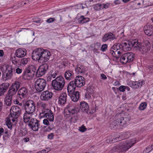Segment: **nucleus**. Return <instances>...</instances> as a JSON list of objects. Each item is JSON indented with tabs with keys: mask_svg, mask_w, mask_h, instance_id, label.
<instances>
[{
	"mask_svg": "<svg viewBox=\"0 0 153 153\" xmlns=\"http://www.w3.org/2000/svg\"><path fill=\"white\" fill-rule=\"evenodd\" d=\"M51 54L47 50L42 48H37L33 50L32 54V59L34 61L38 60L40 63L47 62L50 59Z\"/></svg>",
	"mask_w": 153,
	"mask_h": 153,
	"instance_id": "1",
	"label": "nucleus"
},
{
	"mask_svg": "<svg viewBox=\"0 0 153 153\" xmlns=\"http://www.w3.org/2000/svg\"><path fill=\"white\" fill-rule=\"evenodd\" d=\"M85 84V79L82 76L76 77L74 80L70 82L67 87V90L69 92H73L76 87L80 88Z\"/></svg>",
	"mask_w": 153,
	"mask_h": 153,
	"instance_id": "2",
	"label": "nucleus"
},
{
	"mask_svg": "<svg viewBox=\"0 0 153 153\" xmlns=\"http://www.w3.org/2000/svg\"><path fill=\"white\" fill-rule=\"evenodd\" d=\"M65 84V80L62 76H59L53 80L52 82L53 88L57 91L62 90Z\"/></svg>",
	"mask_w": 153,
	"mask_h": 153,
	"instance_id": "3",
	"label": "nucleus"
},
{
	"mask_svg": "<svg viewBox=\"0 0 153 153\" xmlns=\"http://www.w3.org/2000/svg\"><path fill=\"white\" fill-rule=\"evenodd\" d=\"M134 48L142 53H146L150 49L151 44L148 41H145L144 43H141L139 42L137 40H135V43H134Z\"/></svg>",
	"mask_w": 153,
	"mask_h": 153,
	"instance_id": "4",
	"label": "nucleus"
},
{
	"mask_svg": "<svg viewBox=\"0 0 153 153\" xmlns=\"http://www.w3.org/2000/svg\"><path fill=\"white\" fill-rule=\"evenodd\" d=\"M22 111L21 108L17 105L12 106L10 110V120H12L13 122L16 121V119L20 115Z\"/></svg>",
	"mask_w": 153,
	"mask_h": 153,
	"instance_id": "5",
	"label": "nucleus"
},
{
	"mask_svg": "<svg viewBox=\"0 0 153 153\" xmlns=\"http://www.w3.org/2000/svg\"><path fill=\"white\" fill-rule=\"evenodd\" d=\"M25 112L31 115L35 112L36 110L35 102L32 100H29L26 101L25 104Z\"/></svg>",
	"mask_w": 153,
	"mask_h": 153,
	"instance_id": "6",
	"label": "nucleus"
},
{
	"mask_svg": "<svg viewBox=\"0 0 153 153\" xmlns=\"http://www.w3.org/2000/svg\"><path fill=\"white\" fill-rule=\"evenodd\" d=\"M134 53L131 52H128L123 54L120 58V62L124 64L129 63L133 61L135 57Z\"/></svg>",
	"mask_w": 153,
	"mask_h": 153,
	"instance_id": "7",
	"label": "nucleus"
},
{
	"mask_svg": "<svg viewBox=\"0 0 153 153\" xmlns=\"http://www.w3.org/2000/svg\"><path fill=\"white\" fill-rule=\"evenodd\" d=\"M46 80L43 78H38L35 81L34 86L36 90L40 92L44 90L46 85Z\"/></svg>",
	"mask_w": 153,
	"mask_h": 153,
	"instance_id": "8",
	"label": "nucleus"
},
{
	"mask_svg": "<svg viewBox=\"0 0 153 153\" xmlns=\"http://www.w3.org/2000/svg\"><path fill=\"white\" fill-rule=\"evenodd\" d=\"M125 142H122L117 146L113 147L111 150L112 152H124L127 151L129 148Z\"/></svg>",
	"mask_w": 153,
	"mask_h": 153,
	"instance_id": "9",
	"label": "nucleus"
},
{
	"mask_svg": "<svg viewBox=\"0 0 153 153\" xmlns=\"http://www.w3.org/2000/svg\"><path fill=\"white\" fill-rule=\"evenodd\" d=\"M40 115L42 117L46 118L51 122H52L54 120L53 114L49 109L44 108Z\"/></svg>",
	"mask_w": 153,
	"mask_h": 153,
	"instance_id": "10",
	"label": "nucleus"
},
{
	"mask_svg": "<svg viewBox=\"0 0 153 153\" xmlns=\"http://www.w3.org/2000/svg\"><path fill=\"white\" fill-rule=\"evenodd\" d=\"M43 64L39 66L36 72V76L38 77H40L45 74L48 68L47 63Z\"/></svg>",
	"mask_w": 153,
	"mask_h": 153,
	"instance_id": "11",
	"label": "nucleus"
},
{
	"mask_svg": "<svg viewBox=\"0 0 153 153\" xmlns=\"http://www.w3.org/2000/svg\"><path fill=\"white\" fill-rule=\"evenodd\" d=\"M40 121L35 118L31 119L29 121L28 125L34 131H38L40 126Z\"/></svg>",
	"mask_w": 153,
	"mask_h": 153,
	"instance_id": "12",
	"label": "nucleus"
},
{
	"mask_svg": "<svg viewBox=\"0 0 153 153\" xmlns=\"http://www.w3.org/2000/svg\"><path fill=\"white\" fill-rule=\"evenodd\" d=\"M36 71L35 66L33 65H30L25 69V75L26 76L31 78L33 76Z\"/></svg>",
	"mask_w": 153,
	"mask_h": 153,
	"instance_id": "13",
	"label": "nucleus"
},
{
	"mask_svg": "<svg viewBox=\"0 0 153 153\" xmlns=\"http://www.w3.org/2000/svg\"><path fill=\"white\" fill-rule=\"evenodd\" d=\"M134 42L135 43V40L132 42L122 43V51H129L132 47L134 48Z\"/></svg>",
	"mask_w": 153,
	"mask_h": 153,
	"instance_id": "14",
	"label": "nucleus"
},
{
	"mask_svg": "<svg viewBox=\"0 0 153 153\" xmlns=\"http://www.w3.org/2000/svg\"><path fill=\"white\" fill-rule=\"evenodd\" d=\"M28 94L27 89L25 87L21 88L18 91L17 94L18 97L21 99L27 97Z\"/></svg>",
	"mask_w": 153,
	"mask_h": 153,
	"instance_id": "15",
	"label": "nucleus"
},
{
	"mask_svg": "<svg viewBox=\"0 0 153 153\" xmlns=\"http://www.w3.org/2000/svg\"><path fill=\"white\" fill-rule=\"evenodd\" d=\"M14 69L11 66L7 65L6 66L5 75L4 78L5 80L11 79L13 76V71Z\"/></svg>",
	"mask_w": 153,
	"mask_h": 153,
	"instance_id": "16",
	"label": "nucleus"
},
{
	"mask_svg": "<svg viewBox=\"0 0 153 153\" xmlns=\"http://www.w3.org/2000/svg\"><path fill=\"white\" fill-rule=\"evenodd\" d=\"M53 96V93L48 91L43 92L41 95L40 98L44 101H47L50 99Z\"/></svg>",
	"mask_w": 153,
	"mask_h": 153,
	"instance_id": "17",
	"label": "nucleus"
},
{
	"mask_svg": "<svg viewBox=\"0 0 153 153\" xmlns=\"http://www.w3.org/2000/svg\"><path fill=\"white\" fill-rule=\"evenodd\" d=\"M80 109L83 112L87 114H90L91 111H89V106L88 104L85 101L81 102L80 103Z\"/></svg>",
	"mask_w": 153,
	"mask_h": 153,
	"instance_id": "18",
	"label": "nucleus"
},
{
	"mask_svg": "<svg viewBox=\"0 0 153 153\" xmlns=\"http://www.w3.org/2000/svg\"><path fill=\"white\" fill-rule=\"evenodd\" d=\"M110 127L112 129H119L123 128L120 123L119 121H118V118L111 123L110 124Z\"/></svg>",
	"mask_w": 153,
	"mask_h": 153,
	"instance_id": "19",
	"label": "nucleus"
},
{
	"mask_svg": "<svg viewBox=\"0 0 153 153\" xmlns=\"http://www.w3.org/2000/svg\"><path fill=\"white\" fill-rule=\"evenodd\" d=\"M67 95L65 93L61 94L58 98V104L61 105H64L67 101Z\"/></svg>",
	"mask_w": 153,
	"mask_h": 153,
	"instance_id": "20",
	"label": "nucleus"
},
{
	"mask_svg": "<svg viewBox=\"0 0 153 153\" xmlns=\"http://www.w3.org/2000/svg\"><path fill=\"white\" fill-rule=\"evenodd\" d=\"M15 54L18 58H22L26 55V50L25 49L19 48L16 51Z\"/></svg>",
	"mask_w": 153,
	"mask_h": 153,
	"instance_id": "21",
	"label": "nucleus"
},
{
	"mask_svg": "<svg viewBox=\"0 0 153 153\" xmlns=\"http://www.w3.org/2000/svg\"><path fill=\"white\" fill-rule=\"evenodd\" d=\"M144 30L146 35L151 36L153 34V27L151 25H147L144 27Z\"/></svg>",
	"mask_w": 153,
	"mask_h": 153,
	"instance_id": "22",
	"label": "nucleus"
},
{
	"mask_svg": "<svg viewBox=\"0 0 153 153\" xmlns=\"http://www.w3.org/2000/svg\"><path fill=\"white\" fill-rule=\"evenodd\" d=\"M8 83H3L0 85V96L4 95L9 86Z\"/></svg>",
	"mask_w": 153,
	"mask_h": 153,
	"instance_id": "23",
	"label": "nucleus"
},
{
	"mask_svg": "<svg viewBox=\"0 0 153 153\" xmlns=\"http://www.w3.org/2000/svg\"><path fill=\"white\" fill-rule=\"evenodd\" d=\"M130 120V117L129 116L125 117L120 116L118 118V121H119L120 123V125L123 128L124 125L127 122H128Z\"/></svg>",
	"mask_w": 153,
	"mask_h": 153,
	"instance_id": "24",
	"label": "nucleus"
},
{
	"mask_svg": "<svg viewBox=\"0 0 153 153\" xmlns=\"http://www.w3.org/2000/svg\"><path fill=\"white\" fill-rule=\"evenodd\" d=\"M64 76L66 79L70 80L74 77V73L71 71L67 70L65 72Z\"/></svg>",
	"mask_w": 153,
	"mask_h": 153,
	"instance_id": "25",
	"label": "nucleus"
},
{
	"mask_svg": "<svg viewBox=\"0 0 153 153\" xmlns=\"http://www.w3.org/2000/svg\"><path fill=\"white\" fill-rule=\"evenodd\" d=\"M94 93L92 87H88L86 89V93H85V96L86 98L88 99H89L91 98V96Z\"/></svg>",
	"mask_w": 153,
	"mask_h": 153,
	"instance_id": "26",
	"label": "nucleus"
},
{
	"mask_svg": "<svg viewBox=\"0 0 153 153\" xmlns=\"http://www.w3.org/2000/svg\"><path fill=\"white\" fill-rule=\"evenodd\" d=\"M115 38L114 35L111 33H109L105 34L103 37L102 41L103 42H105L108 39L113 40Z\"/></svg>",
	"mask_w": 153,
	"mask_h": 153,
	"instance_id": "27",
	"label": "nucleus"
},
{
	"mask_svg": "<svg viewBox=\"0 0 153 153\" xmlns=\"http://www.w3.org/2000/svg\"><path fill=\"white\" fill-rule=\"evenodd\" d=\"M110 6V4L109 3H107L105 4H96L94 7V10H101L104 8L107 9Z\"/></svg>",
	"mask_w": 153,
	"mask_h": 153,
	"instance_id": "28",
	"label": "nucleus"
},
{
	"mask_svg": "<svg viewBox=\"0 0 153 153\" xmlns=\"http://www.w3.org/2000/svg\"><path fill=\"white\" fill-rule=\"evenodd\" d=\"M123 138L120 137V136L119 137H117L116 138L114 137H110L107 138L106 140V141L107 143H114L117 142L119 140H122Z\"/></svg>",
	"mask_w": 153,
	"mask_h": 153,
	"instance_id": "29",
	"label": "nucleus"
},
{
	"mask_svg": "<svg viewBox=\"0 0 153 153\" xmlns=\"http://www.w3.org/2000/svg\"><path fill=\"white\" fill-rule=\"evenodd\" d=\"M17 92V91L15 90L11 89V88H9L6 96L13 99L16 97Z\"/></svg>",
	"mask_w": 153,
	"mask_h": 153,
	"instance_id": "30",
	"label": "nucleus"
},
{
	"mask_svg": "<svg viewBox=\"0 0 153 153\" xmlns=\"http://www.w3.org/2000/svg\"><path fill=\"white\" fill-rule=\"evenodd\" d=\"M79 109L78 107L76 106H70L68 108V112L72 114L76 113L79 112Z\"/></svg>",
	"mask_w": 153,
	"mask_h": 153,
	"instance_id": "31",
	"label": "nucleus"
},
{
	"mask_svg": "<svg viewBox=\"0 0 153 153\" xmlns=\"http://www.w3.org/2000/svg\"><path fill=\"white\" fill-rule=\"evenodd\" d=\"M21 83L20 82L18 81H15L10 86V88L15 90L17 91L18 90L20 86Z\"/></svg>",
	"mask_w": 153,
	"mask_h": 153,
	"instance_id": "32",
	"label": "nucleus"
},
{
	"mask_svg": "<svg viewBox=\"0 0 153 153\" xmlns=\"http://www.w3.org/2000/svg\"><path fill=\"white\" fill-rule=\"evenodd\" d=\"M142 4L140 0L135 1L133 3V7L134 9H139L140 8H143V6H142Z\"/></svg>",
	"mask_w": 153,
	"mask_h": 153,
	"instance_id": "33",
	"label": "nucleus"
},
{
	"mask_svg": "<svg viewBox=\"0 0 153 153\" xmlns=\"http://www.w3.org/2000/svg\"><path fill=\"white\" fill-rule=\"evenodd\" d=\"M142 5L143 7L152 5L153 4V0H140Z\"/></svg>",
	"mask_w": 153,
	"mask_h": 153,
	"instance_id": "34",
	"label": "nucleus"
},
{
	"mask_svg": "<svg viewBox=\"0 0 153 153\" xmlns=\"http://www.w3.org/2000/svg\"><path fill=\"white\" fill-rule=\"evenodd\" d=\"M70 96L73 101L76 102L79 98V93L78 91H76L74 93L71 94Z\"/></svg>",
	"mask_w": 153,
	"mask_h": 153,
	"instance_id": "35",
	"label": "nucleus"
},
{
	"mask_svg": "<svg viewBox=\"0 0 153 153\" xmlns=\"http://www.w3.org/2000/svg\"><path fill=\"white\" fill-rule=\"evenodd\" d=\"M136 138H133L125 142V143H127L126 145H127L128 147H129V149L136 143Z\"/></svg>",
	"mask_w": 153,
	"mask_h": 153,
	"instance_id": "36",
	"label": "nucleus"
},
{
	"mask_svg": "<svg viewBox=\"0 0 153 153\" xmlns=\"http://www.w3.org/2000/svg\"><path fill=\"white\" fill-rule=\"evenodd\" d=\"M30 115H31L30 116L32 115L31 114H28L26 112L23 114V119L25 123H27L30 121L31 118Z\"/></svg>",
	"mask_w": 153,
	"mask_h": 153,
	"instance_id": "37",
	"label": "nucleus"
},
{
	"mask_svg": "<svg viewBox=\"0 0 153 153\" xmlns=\"http://www.w3.org/2000/svg\"><path fill=\"white\" fill-rule=\"evenodd\" d=\"M85 71V69L84 68V67L80 65H78L77 68L75 69V71L76 72L79 74L84 72Z\"/></svg>",
	"mask_w": 153,
	"mask_h": 153,
	"instance_id": "38",
	"label": "nucleus"
},
{
	"mask_svg": "<svg viewBox=\"0 0 153 153\" xmlns=\"http://www.w3.org/2000/svg\"><path fill=\"white\" fill-rule=\"evenodd\" d=\"M89 21V18H85L83 16H81L80 18L78 19V22L79 23L83 24L88 22Z\"/></svg>",
	"mask_w": 153,
	"mask_h": 153,
	"instance_id": "39",
	"label": "nucleus"
},
{
	"mask_svg": "<svg viewBox=\"0 0 153 153\" xmlns=\"http://www.w3.org/2000/svg\"><path fill=\"white\" fill-rule=\"evenodd\" d=\"M88 8L87 5L86 4H78L76 5L75 6L74 9H87Z\"/></svg>",
	"mask_w": 153,
	"mask_h": 153,
	"instance_id": "40",
	"label": "nucleus"
},
{
	"mask_svg": "<svg viewBox=\"0 0 153 153\" xmlns=\"http://www.w3.org/2000/svg\"><path fill=\"white\" fill-rule=\"evenodd\" d=\"M130 135H131L130 132L128 131H127L123 134H120L118 135V137H119V136H120V137L123 138V139H122V140H123L128 138Z\"/></svg>",
	"mask_w": 153,
	"mask_h": 153,
	"instance_id": "41",
	"label": "nucleus"
},
{
	"mask_svg": "<svg viewBox=\"0 0 153 153\" xmlns=\"http://www.w3.org/2000/svg\"><path fill=\"white\" fill-rule=\"evenodd\" d=\"M116 51V52L117 53V54L119 55H120L122 53V52H121L120 51H117L119 50H120L122 51V43L121 44L119 43H117L115 44Z\"/></svg>",
	"mask_w": 153,
	"mask_h": 153,
	"instance_id": "42",
	"label": "nucleus"
},
{
	"mask_svg": "<svg viewBox=\"0 0 153 153\" xmlns=\"http://www.w3.org/2000/svg\"><path fill=\"white\" fill-rule=\"evenodd\" d=\"M13 99L6 96L4 100L5 104L7 105L10 106L11 105L12 101Z\"/></svg>",
	"mask_w": 153,
	"mask_h": 153,
	"instance_id": "43",
	"label": "nucleus"
},
{
	"mask_svg": "<svg viewBox=\"0 0 153 153\" xmlns=\"http://www.w3.org/2000/svg\"><path fill=\"white\" fill-rule=\"evenodd\" d=\"M142 82H133L132 83V86L133 88H137L142 85Z\"/></svg>",
	"mask_w": 153,
	"mask_h": 153,
	"instance_id": "44",
	"label": "nucleus"
},
{
	"mask_svg": "<svg viewBox=\"0 0 153 153\" xmlns=\"http://www.w3.org/2000/svg\"><path fill=\"white\" fill-rule=\"evenodd\" d=\"M146 106L147 104L146 102H142L140 104L139 107V109L140 110H143L146 108Z\"/></svg>",
	"mask_w": 153,
	"mask_h": 153,
	"instance_id": "45",
	"label": "nucleus"
},
{
	"mask_svg": "<svg viewBox=\"0 0 153 153\" xmlns=\"http://www.w3.org/2000/svg\"><path fill=\"white\" fill-rule=\"evenodd\" d=\"M29 58H23L21 59L20 63L23 65H26L28 62Z\"/></svg>",
	"mask_w": 153,
	"mask_h": 153,
	"instance_id": "46",
	"label": "nucleus"
},
{
	"mask_svg": "<svg viewBox=\"0 0 153 153\" xmlns=\"http://www.w3.org/2000/svg\"><path fill=\"white\" fill-rule=\"evenodd\" d=\"M36 105L39 107H41L43 108H44L46 106V104L42 102L41 101H39L37 102Z\"/></svg>",
	"mask_w": 153,
	"mask_h": 153,
	"instance_id": "47",
	"label": "nucleus"
},
{
	"mask_svg": "<svg viewBox=\"0 0 153 153\" xmlns=\"http://www.w3.org/2000/svg\"><path fill=\"white\" fill-rule=\"evenodd\" d=\"M12 62L13 64L15 65H19V60L15 56H14L12 58Z\"/></svg>",
	"mask_w": 153,
	"mask_h": 153,
	"instance_id": "48",
	"label": "nucleus"
},
{
	"mask_svg": "<svg viewBox=\"0 0 153 153\" xmlns=\"http://www.w3.org/2000/svg\"><path fill=\"white\" fill-rule=\"evenodd\" d=\"M27 133V131L26 129H22L21 131L20 134H21L22 136H24Z\"/></svg>",
	"mask_w": 153,
	"mask_h": 153,
	"instance_id": "49",
	"label": "nucleus"
},
{
	"mask_svg": "<svg viewBox=\"0 0 153 153\" xmlns=\"http://www.w3.org/2000/svg\"><path fill=\"white\" fill-rule=\"evenodd\" d=\"M11 120H10V117H9V119L7 120L6 122V124L8 126V127L10 129H11L12 127V125L11 124Z\"/></svg>",
	"mask_w": 153,
	"mask_h": 153,
	"instance_id": "50",
	"label": "nucleus"
},
{
	"mask_svg": "<svg viewBox=\"0 0 153 153\" xmlns=\"http://www.w3.org/2000/svg\"><path fill=\"white\" fill-rule=\"evenodd\" d=\"M151 150H152V149H151V146H149L144 149L143 151V152L144 153H148Z\"/></svg>",
	"mask_w": 153,
	"mask_h": 153,
	"instance_id": "51",
	"label": "nucleus"
},
{
	"mask_svg": "<svg viewBox=\"0 0 153 153\" xmlns=\"http://www.w3.org/2000/svg\"><path fill=\"white\" fill-rule=\"evenodd\" d=\"M79 130L80 131L82 132H84L86 131L87 129L84 125H83L81 127H79Z\"/></svg>",
	"mask_w": 153,
	"mask_h": 153,
	"instance_id": "52",
	"label": "nucleus"
},
{
	"mask_svg": "<svg viewBox=\"0 0 153 153\" xmlns=\"http://www.w3.org/2000/svg\"><path fill=\"white\" fill-rule=\"evenodd\" d=\"M72 120L73 121V122L76 123L77 122L78 119V116L76 114L71 117Z\"/></svg>",
	"mask_w": 153,
	"mask_h": 153,
	"instance_id": "53",
	"label": "nucleus"
},
{
	"mask_svg": "<svg viewBox=\"0 0 153 153\" xmlns=\"http://www.w3.org/2000/svg\"><path fill=\"white\" fill-rule=\"evenodd\" d=\"M107 48V45L106 44L102 45L101 47V50L103 51L104 52L106 51Z\"/></svg>",
	"mask_w": 153,
	"mask_h": 153,
	"instance_id": "54",
	"label": "nucleus"
},
{
	"mask_svg": "<svg viewBox=\"0 0 153 153\" xmlns=\"http://www.w3.org/2000/svg\"><path fill=\"white\" fill-rule=\"evenodd\" d=\"M54 137V134L53 133H51L49 134L48 136V138L49 140H52L53 139Z\"/></svg>",
	"mask_w": 153,
	"mask_h": 153,
	"instance_id": "55",
	"label": "nucleus"
},
{
	"mask_svg": "<svg viewBox=\"0 0 153 153\" xmlns=\"http://www.w3.org/2000/svg\"><path fill=\"white\" fill-rule=\"evenodd\" d=\"M126 87L125 86L121 85L119 88V90L121 92H124L125 91Z\"/></svg>",
	"mask_w": 153,
	"mask_h": 153,
	"instance_id": "56",
	"label": "nucleus"
},
{
	"mask_svg": "<svg viewBox=\"0 0 153 153\" xmlns=\"http://www.w3.org/2000/svg\"><path fill=\"white\" fill-rule=\"evenodd\" d=\"M55 19L53 18H50L47 20V22L48 23H51L53 22Z\"/></svg>",
	"mask_w": 153,
	"mask_h": 153,
	"instance_id": "57",
	"label": "nucleus"
},
{
	"mask_svg": "<svg viewBox=\"0 0 153 153\" xmlns=\"http://www.w3.org/2000/svg\"><path fill=\"white\" fill-rule=\"evenodd\" d=\"M43 123L47 125H48L49 124V122L47 119H45L43 120Z\"/></svg>",
	"mask_w": 153,
	"mask_h": 153,
	"instance_id": "58",
	"label": "nucleus"
},
{
	"mask_svg": "<svg viewBox=\"0 0 153 153\" xmlns=\"http://www.w3.org/2000/svg\"><path fill=\"white\" fill-rule=\"evenodd\" d=\"M22 70L19 68H17L16 69V72L18 74H20L22 73Z\"/></svg>",
	"mask_w": 153,
	"mask_h": 153,
	"instance_id": "59",
	"label": "nucleus"
},
{
	"mask_svg": "<svg viewBox=\"0 0 153 153\" xmlns=\"http://www.w3.org/2000/svg\"><path fill=\"white\" fill-rule=\"evenodd\" d=\"M116 53H117L116 52V51H114L113 50H112V49L111 50L110 53L113 56H116L115 55H116Z\"/></svg>",
	"mask_w": 153,
	"mask_h": 153,
	"instance_id": "60",
	"label": "nucleus"
},
{
	"mask_svg": "<svg viewBox=\"0 0 153 153\" xmlns=\"http://www.w3.org/2000/svg\"><path fill=\"white\" fill-rule=\"evenodd\" d=\"M121 2L120 0H115L114 1V3L115 4L117 5L120 4Z\"/></svg>",
	"mask_w": 153,
	"mask_h": 153,
	"instance_id": "61",
	"label": "nucleus"
},
{
	"mask_svg": "<svg viewBox=\"0 0 153 153\" xmlns=\"http://www.w3.org/2000/svg\"><path fill=\"white\" fill-rule=\"evenodd\" d=\"M56 72H55L53 74H51L50 75H51V76H52V77L53 78H54L56 76Z\"/></svg>",
	"mask_w": 153,
	"mask_h": 153,
	"instance_id": "62",
	"label": "nucleus"
},
{
	"mask_svg": "<svg viewBox=\"0 0 153 153\" xmlns=\"http://www.w3.org/2000/svg\"><path fill=\"white\" fill-rule=\"evenodd\" d=\"M52 76L50 75H48L47 77V80L48 81H51V79Z\"/></svg>",
	"mask_w": 153,
	"mask_h": 153,
	"instance_id": "63",
	"label": "nucleus"
},
{
	"mask_svg": "<svg viewBox=\"0 0 153 153\" xmlns=\"http://www.w3.org/2000/svg\"><path fill=\"white\" fill-rule=\"evenodd\" d=\"M23 140L25 142H27L29 140V139L28 137H25L23 139Z\"/></svg>",
	"mask_w": 153,
	"mask_h": 153,
	"instance_id": "64",
	"label": "nucleus"
}]
</instances>
